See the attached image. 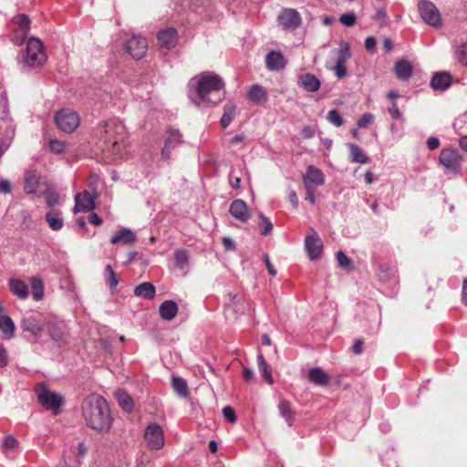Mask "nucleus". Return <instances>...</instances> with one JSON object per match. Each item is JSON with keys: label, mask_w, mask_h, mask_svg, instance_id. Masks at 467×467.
<instances>
[{"label": "nucleus", "mask_w": 467, "mask_h": 467, "mask_svg": "<svg viewBox=\"0 0 467 467\" xmlns=\"http://www.w3.org/2000/svg\"><path fill=\"white\" fill-rule=\"evenodd\" d=\"M224 82L218 75L205 72L188 84V97L198 108L212 107L224 99Z\"/></svg>", "instance_id": "1"}, {"label": "nucleus", "mask_w": 467, "mask_h": 467, "mask_svg": "<svg viewBox=\"0 0 467 467\" xmlns=\"http://www.w3.org/2000/svg\"><path fill=\"white\" fill-rule=\"evenodd\" d=\"M82 417L89 428L99 432H108L112 417L107 400L98 395L88 396L81 404Z\"/></svg>", "instance_id": "2"}, {"label": "nucleus", "mask_w": 467, "mask_h": 467, "mask_svg": "<svg viewBox=\"0 0 467 467\" xmlns=\"http://www.w3.org/2000/svg\"><path fill=\"white\" fill-rule=\"evenodd\" d=\"M98 137L102 148L115 156H121L126 147V129L118 119H110L98 128Z\"/></svg>", "instance_id": "3"}, {"label": "nucleus", "mask_w": 467, "mask_h": 467, "mask_svg": "<svg viewBox=\"0 0 467 467\" xmlns=\"http://www.w3.org/2000/svg\"><path fill=\"white\" fill-rule=\"evenodd\" d=\"M46 320L38 313H29L23 317L21 328L25 337L34 343L44 340Z\"/></svg>", "instance_id": "4"}, {"label": "nucleus", "mask_w": 467, "mask_h": 467, "mask_svg": "<svg viewBox=\"0 0 467 467\" xmlns=\"http://www.w3.org/2000/svg\"><path fill=\"white\" fill-rule=\"evenodd\" d=\"M47 55L44 51L43 44L36 37H30L26 43V48L22 53L20 63L23 67H37L45 64Z\"/></svg>", "instance_id": "5"}, {"label": "nucleus", "mask_w": 467, "mask_h": 467, "mask_svg": "<svg viewBox=\"0 0 467 467\" xmlns=\"http://www.w3.org/2000/svg\"><path fill=\"white\" fill-rule=\"evenodd\" d=\"M55 121L59 130L73 132L79 125V117L75 111L61 109L56 113Z\"/></svg>", "instance_id": "6"}, {"label": "nucleus", "mask_w": 467, "mask_h": 467, "mask_svg": "<svg viewBox=\"0 0 467 467\" xmlns=\"http://www.w3.org/2000/svg\"><path fill=\"white\" fill-rule=\"evenodd\" d=\"M419 12L422 20L431 26L441 25V14L435 5L428 0H421L418 5Z\"/></svg>", "instance_id": "7"}, {"label": "nucleus", "mask_w": 467, "mask_h": 467, "mask_svg": "<svg viewBox=\"0 0 467 467\" xmlns=\"http://www.w3.org/2000/svg\"><path fill=\"white\" fill-rule=\"evenodd\" d=\"M337 53V58L335 66L332 67V70L337 78H343L348 74L345 64L351 56L348 44L346 42L341 43Z\"/></svg>", "instance_id": "8"}, {"label": "nucleus", "mask_w": 467, "mask_h": 467, "mask_svg": "<svg viewBox=\"0 0 467 467\" xmlns=\"http://www.w3.org/2000/svg\"><path fill=\"white\" fill-rule=\"evenodd\" d=\"M148 48L147 41L144 37L133 35L126 41L125 49L133 58H142Z\"/></svg>", "instance_id": "9"}, {"label": "nucleus", "mask_w": 467, "mask_h": 467, "mask_svg": "<svg viewBox=\"0 0 467 467\" xmlns=\"http://www.w3.org/2000/svg\"><path fill=\"white\" fill-rule=\"evenodd\" d=\"M439 160L440 163L449 171L456 172L460 170L462 157L456 150L443 149Z\"/></svg>", "instance_id": "10"}, {"label": "nucleus", "mask_w": 467, "mask_h": 467, "mask_svg": "<svg viewBox=\"0 0 467 467\" xmlns=\"http://www.w3.org/2000/svg\"><path fill=\"white\" fill-rule=\"evenodd\" d=\"M38 401L45 409L52 410L57 414L63 403V397L44 388L38 393Z\"/></svg>", "instance_id": "11"}, {"label": "nucleus", "mask_w": 467, "mask_h": 467, "mask_svg": "<svg viewBox=\"0 0 467 467\" xmlns=\"http://www.w3.org/2000/svg\"><path fill=\"white\" fill-rule=\"evenodd\" d=\"M144 437L151 449L160 450L164 445L163 431L158 424H150L146 428Z\"/></svg>", "instance_id": "12"}, {"label": "nucleus", "mask_w": 467, "mask_h": 467, "mask_svg": "<svg viewBox=\"0 0 467 467\" xmlns=\"http://www.w3.org/2000/svg\"><path fill=\"white\" fill-rule=\"evenodd\" d=\"M277 20L285 29L294 30L301 25L299 13L293 8H285L279 14Z\"/></svg>", "instance_id": "13"}, {"label": "nucleus", "mask_w": 467, "mask_h": 467, "mask_svg": "<svg viewBox=\"0 0 467 467\" xmlns=\"http://www.w3.org/2000/svg\"><path fill=\"white\" fill-rule=\"evenodd\" d=\"M94 208V197L89 192L84 191L81 193L76 194L75 206L73 209V212L75 213L89 212L92 211Z\"/></svg>", "instance_id": "14"}, {"label": "nucleus", "mask_w": 467, "mask_h": 467, "mask_svg": "<svg viewBox=\"0 0 467 467\" xmlns=\"http://www.w3.org/2000/svg\"><path fill=\"white\" fill-rule=\"evenodd\" d=\"M304 186H310L316 188L322 186L325 183V176L322 171L313 165L306 168V172L303 176Z\"/></svg>", "instance_id": "15"}, {"label": "nucleus", "mask_w": 467, "mask_h": 467, "mask_svg": "<svg viewBox=\"0 0 467 467\" xmlns=\"http://www.w3.org/2000/svg\"><path fill=\"white\" fill-rule=\"evenodd\" d=\"M305 247L311 260L317 258L321 254L323 244L320 237L314 230L306 237Z\"/></svg>", "instance_id": "16"}, {"label": "nucleus", "mask_w": 467, "mask_h": 467, "mask_svg": "<svg viewBox=\"0 0 467 467\" xmlns=\"http://www.w3.org/2000/svg\"><path fill=\"white\" fill-rule=\"evenodd\" d=\"M157 39L161 47L171 49L178 42V33L175 28L168 27L158 33Z\"/></svg>", "instance_id": "17"}, {"label": "nucleus", "mask_w": 467, "mask_h": 467, "mask_svg": "<svg viewBox=\"0 0 467 467\" xmlns=\"http://www.w3.org/2000/svg\"><path fill=\"white\" fill-rule=\"evenodd\" d=\"M180 143H182V135L179 130L173 129L169 130L164 147L161 150L162 159L169 160L171 150L177 147Z\"/></svg>", "instance_id": "18"}, {"label": "nucleus", "mask_w": 467, "mask_h": 467, "mask_svg": "<svg viewBox=\"0 0 467 467\" xmlns=\"http://www.w3.org/2000/svg\"><path fill=\"white\" fill-rule=\"evenodd\" d=\"M229 212L234 218L240 222H246L251 217L247 204L241 199L232 202Z\"/></svg>", "instance_id": "19"}, {"label": "nucleus", "mask_w": 467, "mask_h": 467, "mask_svg": "<svg viewBox=\"0 0 467 467\" xmlns=\"http://www.w3.org/2000/svg\"><path fill=\"white\" fill-rule=\"evenodd\" d=\"M297 85L307 92H316L320 88L321 82L314 74L303 73L297 78Z\"/></svg>", "instance_id": "20"}, {"label": "nucleus", "mask_w": 467, "mask_h": 467, "mask_svg": "<svg viewBox=\"0 0 467 467\" xmlns=\"http://www.w3.org/2000/svg\"><path fill=\"white\" fill-rule=\"evenodd\" d=\"M40 175L36 170H28L25 173L24 190L27 194H37Z\"/></svg>", "instance_id": "21"}, {"label": "nucleus", "mask_w": 467, "mask_h": 467, "mask_svg": "<svg viewBox=\"0 0 467 467\" xmlns=\"http://www.w3.org/2000/svg\"><path fill=\"white\" fill-rule=\"evenodd\" d=\"M413 72L411 63L407 59H400L395 62L394 73L400 80H408Z\"/></svg>", "instance_id": "22"}, {"label": "nucleus", "mask_w": 467, "mask_h": 467, "mask_svg": "<svg viewBox=\"0 0 467 467\" xmlns=\"http://www.w3.org/2000/svg\"><path fill=\"white\" fill-rule=\"evenodd\" d=\"M266 67L270 70H280L285 67V58L282 53L271 51L265 57Z\"/></svg>", "instance_id": "23"}, {"label": "nucleus", "mask_w": 467, "mask_h": 467, "mask_svg": "<svg viewBox=\"0 0 467 467\" xmlns=\"http://www.w3.org/2000/svg\"><path fill=\"white\" fill-rule=\"evenodd\" d=\"M178 305L173 300H166L161 304L159 313L163 320H172L178 313Z\"/></svg>", "instance_id": "24"}, {"label": "nucleus", "mask_w": 467, "mask_h": 467, "mask_svg": "<svg viewBox=\"0 0 467 467\" xmlns=\"http://www.w3.org/2000/svg\"><path fill=\"white\" fill-rule=\"evenodd\" d=\"M136 241L134 233L129 228H122L116 232L110 238V243L113 244L122 243L124 244H132Z\"/></svg>", "instance_id": "25"}, {"label": "nucleus", "mask_w": 467, "mask_h": 467, "mask_svg": "<svg viewBox=\"0 0 467 467\" xmlns=\"http://www.w3.org/2000/svg\"><path fill=\"white\" fill-rule=\"evenodd\" d=\"M451 76L447 72L436 73L431 80V86L435 90H443L451 86Z\"/></svg>", "instance_id": "26"}, {"label": "nucleus", "mask_w": 467, "mask_h": 467, "mask_svg": "<svg viewBox=\"0 0 467 467\" xmlns=\"http://www.w3.org/2000/svg\"><path fill=\"white\" fill-rule=\"evenodd\" d=\"M308 378L312 383L317 386H327L329 383L328 375L318 367L309 369Z\"/></svg>", "instance_id": "27"}, {"label": "nucleus", "mask_w": 467, "mask_h": 467, "mask_svg": "<svg viewBox=\"0 0 467 467\" xmlns=\"http://www.w3.org/2000/svg\"><path fill=\"white\" fill-rule=\"evenodd\" d=\"M46 220L53 231H59L63 227L64 221L61 212L58 210L52 209L47 212L46 214Z\"/></svg>", "instance_id": "28"}, {"label": "nucleus", "mask_w": 467, "mask_h": 467, "mask_svg": "<svg viewBox=\"0 0 467 467\" xmlns=\"http://www.w3.org/2000/svg\"><path fill=\"white\" fill-rule=\"evenodd\" d=\"M248 99L256 104H261L267 100V93L264 87L253 85L248 91Z\"/></svg>", "instance_id": "29"}, {"label": "nucleus", "mask_w": 467, "mask_h": 467, "mask_svg": "<svg viewBox=\"0 0 467 467\" xmlns=\"http://www.w3.org/2000/svg\"><path fill=\"white\" fill-rule=\"evenodd\" d=\"M15 328V323L9 316L0 315V331L5 338H12L14 337Z\"/></svg>", "instance_id": "30"}, {"label": "nucleus", "mask_w": 467, "mask_h": 467, "mask_svg": "<svg viewBox=\"0 0 467 467\" xmlns=\"http://www.w3.org/2000/svg\"><path fill=\"white\" fill-rule=\"evenodd\" d=\"M9 286L12 293L20 299H26L28 296V287L24 281L19 279H11Z\"/></svg>", "instance_id": "31"}, {"label": "nucleus", "mask_w": 467, "mask_h": 467, "mask_svg": "<svg viewBox=\"0 0 467 467\" xmlns=\"http://www.w3.org/2000/svg\"><path fill=\"white\" fill-rule=\"evenodd\" d=\"M118 404L126 412H130L133 410L134 402L131 397L124 390L119 389L115 393Z\"/></svg>", "instance_id": "32"}, {"label": "nucleus", "mask_w": 467, "mask_h": 467, "mask_svg": "<svg viewBox=\"0 0 467 467\" xmlns=\"http://www.w3.org/2000/svg\"><path fill=\"white\" fill-rule=\"evenodd\" d=\"M155 287L150 282H144L136 286L134 290V294L137 296L142 297L144 299H152L155 296Z\"/></svg>", "instance_id": "33"}, {"label": "nucleus", "mask_w": 467, "mask_h": 467, "mask_svg": "<svg viewBox=\"0 0 467 467\" xmlns=\"http://www.w3.org/2000/svg\"><path fill=\"white\" fill-rule=\"evenodd\" d=\"M348 147L350 151V158L352 162L357 163H368L369 158L365 154V152L356 144L348 143Z\"/></svg>", "instance_id": "34"}, {"label": "nucleus", "mask_w": 467, "mask_h": 467, "mask_svg": "<svg viewBox=\"0 0 467 467\" xmlns=\"http://www.w3.org/2000/svg\"><path fill=\"white\" fill-rule=\"evenodd\" d=\"M171 387L175 393L181 398H187L189 396V388L186 380L181 377H172Z\"/></svg>", "instance_id": "35"}, {"label": "nucleus", "mask_w": 467, "mask_h": 467, "mask_svg": "<svg viewBox=\"0 0 467 467\" xmlns=\"http://www.w3.org/2000/svg\"><path fill=\"white\" fill-rule=\"evenodd\" d=\"M257 363H258V369H259L260 373L262 374V376L264 377L265 381L268 384L272 385L274 383V379L272 377L271 368L268 366V364L266 363V361L260 350H258V353H257Z\"/></svg>", "instance_id": "36"}, {"label": "nucleus", "mask_w": 467, "mask_h": 467, "mask_svg": "<svg viewBox=\"0 0 467 467\" xmlns=\"http://www.w3.org/2000/svg\"><path fill=\"white\" fill-rule=\"evenodd\" d=\"M47 335L54 340L59 341L63 337V331L61 326L58 323L46 320L45 324V334Z\"/></svg>", "instance_id": "37"}, {"label": "nucleus", "mask_w": 467, "mask_h": 467, "mask_svg": "<svg viewBox=\"0 0 467 467\" xmlns=\"http://www.w3.org/2000/svg\"><path fill=\"white\" fill-rule=\"evenodd\" d=\"M236 106L233 102H228L224 105L223 114L221 119V125L223 128H226L230 125L235 116Z\"/></svg>", "instance_id": "38"}, {"label": "nucleus", "mask_w": 467, "mask_h": 467, "mask_svg": "<svg viewBox=\"0 0 467 467\" xmlns=\"http://www.w3.org/2000/svg\"><path fill=\"white\" fill-rule=\"evenodd\" d=\"M279 412L282 415L283 418H285V421L288 423L289 426L292 425L295 414L294 411L291 409L290 402L286 400H281L278 405Z\"/></svg>", "instance_id": "39"}, {"label": "nucleus", "mask_w": 467, "mask_h": 467, "mask_svg": "<svg viewBox=\"0 0 467 467\" xmlns=\"http://www.w3.org/2000/svg\"><path fill=\"white\" fill-rule=\"evenodd\" d=\"M30 285L32 288V296L35 300L38 301L44 296V285L43 281L38 277H31Z\"/></svg>", "instance_id": "40"}, {"label": "nucleus", "mask_w": 467, "mask_h": 467, "mask_svg": "<svg viewBox=\"0 0 467 467\" xmlns=\"http://www.w3.org/2000/svg\"><path fill=\"white\" fill-rule=\"evenodd\" d=\"M104 278L110 290H114L117 287L119 279L116 272L112 269L110 265H107L105 267Z\"/></svg>", "instance_id": "41"}, {"label": "nucleus", "mask_w": 467, "mask_h": 467, "mask_svg": "<svg viewBox=\"0 0 467 467\" xmlns=\"http://www.w3.org/2000/svg\"><path fill=\"white\" fill-rule=\"evenodd\" d=\"M395 268L388 264H382L379 266V278L384 282L392 279L395 276Z\"/></svg>", "instance_id": "42"}, {"label": "nucleus", "mask_w": 467, "mask_h": 467, "mask_svg": "<svg viewBox=\"0 0 467 467\" xmlns=\"http://www.w3.org/2000/svg\"><path fill=\"white\" fill-rule=\"evenodd\" d=\"M175 265L180 269H184L189 261V255L186 250L179 249L174 253Z\"/></svg>", "instance_id": "43"}, {"label": "nucleus", "mask_w": 467, "mask_h": 467, "mask_svg": "<svg viewBox=\"0 0 467 467\" xmlns=\"http://www.w3.org/2000/svg\"><path fill=\"white\" fill-rule=\"evenodd\" d=\"M258 225L261 228L260 233L262 235H268L273 230V224L271 221L262 213H259Z\"/></svg>", "instance_id": "44"}, {"label": "nucleus", "mask_w": 467, "mask_h": 467, "mask_svg": "<svg viewBox=\"0 0 467 467\" xmlns=\"http://www.w3.org/2000/svg\"><path fill=\"white\" fill-rule=\"evenodd\" d=\"M44 197L48 207L53 208L59 203V194L55 191H47Z\"/></svg>", "instance_id": "45"}, {"label": "nucleus", "mask_w": 467, "mask_h": 467, "mask_svg": "<svg viewBox=\"0 0 467 467\" xmlns=\"http://www.w3.org/2000/svg\"><path fill=\"white\" fill-rule=\"evenodd\" d=\"M18 31L25 36L29 30L30 19L26 15L17 16Z\"/></svg>", "instance_id": "46"}, {"label": "nucleus", "mask_w": 467, "mask_h": 467, "mask_svg": "<svg viewBox=\"0 0 467 467\" xmlns=\"http://www.w3.org/2000/svg\"><path fill=\"white\" fill-rule=\"evenodd\" d=\"M327 120L332 123L333 125H335L336 127H340L343 125L344 121H343V119L339 113L338 110L337 109H331L328 111L327 113Z\"/></svg>", "instance_id": "47"}, {"label": "nucleus", "mask_w": 467, "mask_h": 467, "mask_svg": "<svg viewBox=\"0 0 467 467\" xmlns=\"http://www.w3.org/2000/svg\"><path fill=\"white\" fill-rule=\"evenodd\" d=\"M337 262L338 266L345 270L352 269L350 258L348 257L342 251L337 253Z\"/></svg>", "instance_id": "48"}, {"label": "nucleus", "mask_w": 467, "mask_h": 467, "mask_svg": "<svg viewBox=\"0 0 467 467\" xmlns=\"http://www.w3.org/2000/svg\"><path fill=\"white\" fill-rule=\"evenodd\" d=\"M375 117L372 113H364L358 120V129H366L374 122Z\"/></svg>", "instance_id": "49"}, {"label": "nucleus", "mask_w": 467, "mask_h": 467, "mask_svg": "<svg viewBox=\"0 0 467 467\" xmlns=\"http://www.w3.org/2000/svg\"><path fill=\"white\" fill-rule=\"evenodd\" d=\"M455 55L461 64L467 66V43L458 47Z\"/></svg>", "instance_id": "50"}, {"label": "nucleus", "mask_w": 467, "mask_h": 467, "mask_svg": "<svg viewBox=\"0 0 467 467\" xmlns=\"http://www.w3.org/2000/svg\"><path fill=\"white\" fill-rule=\"evenodd\" d=\"M49 149L54 153H62L65 150V142L57 139L49 140Z\"/></svg>", "instance_id": "51"}, {"label": "nucleus", "mask_w": 467, "mask_h": 467, "mask_svg": "<svg viewBox=\"0 0 467 467\" xmlns=\"http://www.w3.org/2000/svg\"><path fill=\"white\" fill-rule=\"evenodd\" d=\"M356 16L354 13L344 14L339 17V21L346 26H352L356 23Z\"/></svg>", "instance_id": "52"}, {"label": "nucleus", "mask_w": 467, "mask_h": 467, "mask_svg": "<svg viewBox=\"0 0 467 467\" xmlns=\"http://www.w3.org/2000/svg\"><path fill=\"white\" fill-rule=\"evenodd\" d=\"M223 415L226 420L232 423H234L237 420L234 410L230 406H225L223 409Z\"/></svg>", "instance_id": "53"}, {"label": "nucleus", "mask_w": 467, "mask_h": 467, "mask_svg": "<svg viewBox=\"0 0 467 467\" xmlns=\"http://www.w3.org/2000/svg\"><path fill=\"white\" fill-rule=\"evenodd\" d=\"M17 440L9 435L4 439V447L5 450H14L17 446Z\"/></svg>", "instance_id": "54"}, {"label": "nucleus", "mask_w": 467, "mask_h": 467, "mask_svg": "<svg viewBox=\"0 0 467 467\" xmlns=\"http://www.w3.org/2000/svg\"><path fill=\"white\" fill-rule=\"evenodd\" d=\"M306 189V200L310 203L314 204L316 202L315 199V188L310 186H305Z\"/></svg>", "instance_id": "55"}, {"label": "nucleus", "mask_w": 467, "mask_h": 467, "mask_svg": "<svg viewBox=\"0 0 467 467\" xmlns=\"http://www.w3.org/2000/svg\"><path fill=\"white\" fill-rule=\"evenodd\" d=\"M12 190L11 183L8 180L3 179L0 181V192L4 193H10Z\"/></svg>", "instance_id": "56"}, {"label": "nucleus", "mask_w": 467, "mask_h": 467, "mask_svg": "<svg viewBox=\"0 0 467 467\" xmlns=\"http://www.w3.org/2000/svg\"><path fill=\"white\" fill-rule=\"evenodd\" d=\"M287 194H288V200L291 202V204L295 208H297V206H298V197H297L296 192L294 190L290 189V190H288Z\"/></svg>", "instance_id": "57"}, {"label": "nucleus", "mask_w": 467, "mask_h": 467, "mask_svg": "<svg viewBox=\"0 0 467 467\" xmlns=\"http://www.w3.org/2000/svg\"><path fill=\"white\" fill-rule=\"evenodd\" d=\"M243 378L246 381H252L254 379V371L246 367L243 368Z\"/></svg>", "instance_id": "58"}, {"label": "nucleus", "mask_w": 467, "mask_h": 467, "mask_svg": "<svg viewBox=\"0 0 467 467\" xmlns=\"http://www.w3.org/2000/svg\"><path fill=\"white\" fill-rule=\"evenodd\" d=\"M427 146L431 150L437 149L440 146V140L436 137H430L427 140Z\"/></svg>", "instance_id": "59"}, {"label": "nucleus", "mask_w": 467, "mask_h": 467, "mask_svg": "<svg viewBox=\"0 0 467 467\" xmlns=\"http://www.w3.org/2000/svg\"><path fill=\"white\" fill-rule=\"evenodd\" d=\"M363 340L357 339L352 346V351L357 355L360 354L363 351Z\"/></svg>", "instance_id": "60"}, {"label": "nucleus", "mask_w": 467, "mask_h": 467, "mask_svg": "<svg viewBox=\"0 0 467 467\" xmlns=\"http://www.w3.org/2000/svg\"><path fill=\"white\" fill-rule=\"evenodd\" d=\"M376 44V39L373 36H368L365 40V47L368 51L374 50Z\"/></svg>", "instance_id": "61"}, {"label": "nucleus", "mask_w": 467, "mask_h": 467, "mask_svg": "<svg viewBox=\"0 0 467 467\" xmlns=\"http://www.w3.org/2000/svg\"><path fill=\"white\" fill-rule=\"evenodd\" d=\"M223 245L226 250H234L235 248L234 242L230 237L223 238Z\"/></svg>", "instance_id": "62"}, {"label": "nucleus", "mask_w": 467, "mask_h": 467, "mask_svg": "<svg viewBox=\"0 0 467 467\" xmlns=\"http://www.w3.org/2000/svg\"><path fill=\"white\" fill-rule=\"evenodd\" d=\"M88 222L96 226H99L102 223V219L97 213H91L88 216Z\"/></svg>", "instance_id": "63"}, {"label": "nucleus", "mask_w": 467, "mask_h": 467, "mask_svg": "<svg viewBox=\"0 0 467 467\" xmlns=\"http://www.w3.org/2000/svg\"><path fill=\"white\" fill-rule=\"evenodd\" d=\"M389 112L393 119H399L401 118V113L396 104H393L392 107L389 109Z\"/></svg>", "instance_id": "64"}]
</instances>
